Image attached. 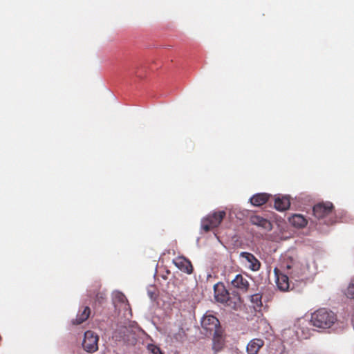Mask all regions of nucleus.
<instances>
[{"label":"nucleus","instance_id":"obj_1","mask_svg":"<svg viewBox=\"0 0 354 354\" xmlns=\"http://www.w3.org/2000/svg\"><path fill=\"white\" fill-rule=\"evenodd\" d=\"M284 269L291 280L295 282L307 279L315 271L314 262L305 259L290 258L286 262Z\"/></svg>","mask_w":354,"mask_h":354},{"label":"nucleus","instance_id":"obj_2","mask_svg":"<svg viewBox=\"0 0 354 354\" xmlns=\"http://www.w3.org/2000/svg\"><path fill=\"white\" fill-rule=\"evenodd\" d=\"M142 335L149 337L136 324L130 323L127 326H118L113 333L114 341L126 346H135Z\"/></svg>","mask_w":354,"mask_h":354},{"label":"nucleus","instance_id":"obj_3","mask_svg":"<svg viewBox=\"0 0 354 354\" xmlns=\"http://www.w3.org/2000/svg\"><path fill=\"white\" fill-rule=\"evenodd\" d=\"M336 315L331 310L326 308H320L311 315V324L321 330L331 328L337 322Z\"/></svg>","mask_w":354,"mask_h":354},{"label":"nucleus","instance_id":"obj_4","mask_svg":"<svg viewBox=\"0 0 354 354\" xmlns=\"http://www.w3.org/2000/svg\"><path fill=\"white\" fill-rule=\"evenodd\" d=\"M333 205L330 202L322 203L313 207V215L319 221V223L331 225L335 222L332 217Z\"/></svg>","mask_w":354,"mask_h":354},{"label":"nucleus","instance_id":"obj_5","mask_svg":"<svg viewBox=\"0 0 354 354\" xmlns=\"http://www.w3.org/2000/svg\"><path fill=\"white\" fill-rule=\"evenodd\" d=\"M201 327L205 331V335H212L217 330H221L222 328L220 326L218 319L214 315L205 313L201 319Z\"/></svg>","mask_w":354,"mask_h":354},{"label":"nucleus","instance_id":"obj_6","mask_svg":"<svg viewBox=\"0 0 354 354\" xmlns=\"http://www.w3.org/2000/svg\"><path fill=\"white\" fill-rule=\"evenodd\" d=\"M274 272L277 287L280 291L286 292L295 288L294 280H291L285 269L283 272H281L279 270L274 268Z\"/></svg>","mask_w":354,"mask_h":354},{"label":"nucleus","instance_id":"obj_7","mask_svg":"<svg viewBox=\"0 0 354 354\" xmlns=\"http://www.w3.org/2000/svg\"><path fill=\"white\" fill-rule=\"evenodd\" d=\"M225 216V212L224 211L214 212L212 214H209L201 221L202 229L205 232H208L210 229L218 226Z\"/></svg>","mask_w":354,"mask_h":354},{"label":"nucleus","instance_id":"obj_8","mask_svg":"<svg viewBox=\"0 0 354 354\" xmlns=\"http://www.w3.org/2000/svg\"><path fill=\"white\" fill-rule=\"evenodd\" d=\"M97 342L98 336L94 332L87 330L84 333L82 346L85 351L89 353L96 351L98 348Z\"/></svg>","mask_w":354,"mask_h":354},{"label":"nucleus","instance_id":"obj_9","mask_svg":"<svg viewBox=\"0 0 354 354\" xmlns=\"http://www.w3.org/2000/svg\"><path fill=\"white\" fill-rule=\"evenodd\" d=\"M232 288L235 289L239 293L246 292L250 287L248 277L241 274H236L231 281Z\"/></svg>","mask_w":354,"mask_h":354},{"label":"nucleus","instance_id":"obj_10","mask_svg":"<svg viewBox=\"0 0 354 354\" xmlns=\"http://www.w3.org/2000/svg\"><path fill=\"white\" fill-rule=\"evenodd\" d=\"M240 258L245 265L253 271H257L260 268L259 260L251 253L242 252L240 253Z\"/></svg>","mask_w":354,"mask_h":354},{"label":"nucleus","instance_id":"obj_11","mask_svg":"<svg viewBox=\"0 0 354 354\" xmlns=\"http://www.w3.org/2000/svg\"><path fill=\"white\" fill-rule=\"evenodd\" d=\"M113 304L116 310L119 311L129 310V304L126 297L121 292L114 291L112 293Z\"/></svg>","mask_w":354,"mask_h":354},{"label":"nucleus","instance_id":"obj_12","mask_svg":"<svg viewBox=\"0 0 354 354\" xmlns=\"http://www.w3.org/2000/svg\"><path fill=\"white\" fill-rule=\"evenodd\" d=\"M175 266L181 271L187 274H191L193 271V267L191 262L183 256H179L173 260Z\"/></svg>","mask_w":354,"mask_h":354},{"label":"nucleus","instance_id":"obj_13","mask_svg":"<svg viewBox=\"0 0 354 354\" xmlns=\"http://www.w3.org/2000/svg\"><path fill=\"white\" fill-rule=\"evenodd\" d=\"M172 341L183 342L186 337V333L183 327L175 326L169 329L167 335Z\"/></svg>","mask_w":354,"mask_h":354},{"label":"nucleus","instance_id":"obj_14","mask_svg":"<svg viewBox=\"0 0 354 354\" xmlns=\"http://www.w3.org/2000/svg\"><path fill=\"white\" fill-rule=\"evenodd\" d=\"M212 335H213L212 348L215 353H217L222 349L224 345L223 330L221 329V330H217V332H215V333H213Z\"/></svg>","mask_w":354,"mask_h":354},{"label":"nucleus","instance_id":"obj_15","mask_svg":"<svg viewBox=\"0 0 354 354\" xmlns=\"http://www.w3.org/2000/svg\"><path fill=\"white\" fill-rule=\"evenodd\" d=\"M264 342L261 339L255 338L252 339L247 345L248 354H258L259 349L263 346Z\"/></svg>","mask_w":354,"mask_h":354},{"label":"nucleus","instance_id":"obj_16","mask_svg":"<svg viewBox=\"0 0 354 354\" xmlns=\"http://www.w3.org/2000/svg\"><path fill=\"white\" fill-rule=\"evenodd\" d=\"M250 221L253 225L261 227L266 230H270L272 229L271 223L268 220L259 216L254 215L251 216Z\"/></svg>","mask_w":354,"mask_h":354},{"label":"nucleus","instance_id":"obj_17","mask_svg":"<svg viewBox=\"0 0 354 354\" xmlns=\"http://www.w3.org/2000/svg\"><path fill=\"white\" fill-rule=\"evenodd\" d=\"M290 223L296 227H304L308 221L306 218L301 214H296L289 218Z\"/></svg>","mask_w":354,"mask_h":354},{"label":"nucleus","instance_id":"obj_18","mask_svg":"<svg viewBox=\"0 0 354 354\" xmlns=\"http://www.w3.org/2000/svg\"><path fill=\"white\" fill-rule=\"evenodd\" d=\"M290 205V199L288 196L278 197L274 201V207L281 212L288 209Z\"/></svg>","mask_w":354,"mask_h":354},{"label":"nucleus","instance_id":"obj_19","mask_svg":"<svg viewBox=\"0 0 354 354\" xmlns=\"http://www.w3.org/2000/svg\"><path fill=\"white\" fill-rule=\"evenodd\" d=\"M306 326V321L301 319L299 321V327L296 330V335L298 338L307 339L310 336V330L308 328H304Z\"/></svg>","mask_w":354,"mask_h":354},{"label":"nucleus","instance_id":"obj_20","mask_svg":"<svg viewBox=\"0 0 354 354\" xmlns=\"http://www.w3.org/2000/svg\"><path fill=\"white\" fill-rule=\"evenodd\" d=\"M268 198L269 195L266 193L256 194L250 198V201L254 206H261L266 203Z\"/></svg>","mask_w":354,"mask_h":354},{"label":"nucleus","instance_id":"obj_21","mask_svg":"<svg viewBox=\"0 0 354 354\" xmlns=\"http://www.w3.org/2000/svg\"><path fill=\"white\" fill-rule=\"evenodd\" d=\"M91 314V309L89 307L86 306L84 308L82 312H79L75 319L72 321V323L75 325L80 324L85 322Z\"/></svg>","mask_w":354,"mask_h":354},{"label":"nucleus","instance_id":"obj_22","mask_svg":"<svg viewBox=\"0 0 354 354\" xmlns=\"http://www.w3.org/2000/svg\"><path fill=\"white\" fill-rule=\"evenodd\" d=\"M215 298L217 301L225 304L228 301L229 295L227 291L223 288L221 292L220 290H215Z\"/></svg>","mask_w":354,"mask_h":354},{"label":"nucleus","instance_id":"obj_23","mask_svg":"<svg viewBox=\"0 0 354 354\" xmlns=\"http://www.w3.org/2000/svg\"><path fill=\"white\" fill-rule=\"evenodd\" d=\"M249 297H250V300L251 303L253 304V307L254 308L261 307L262 306L261 295H260L259 293H256V294H253V295H250Z\"/></svg>","mask_w":354,"mask_h":354},{"label":"nucleus","instance_id":"obj_24","mask_svg":"<svg viewBox=\"0 0 354 354\" xmlns=\"http://www.w3.org/2000/svg\"><path fill=\"white\" fill-rule=\"evenodd\" d=\"M147 348L151 354H163L160 348L153 344H148Z\"/></svg>","mask_w":354,"mask_h":354},{"label":"nucleus","instance_id":"obj_25","mask_svg":"<svg viewBox=\"0 0 354 354\" xmlns=\"http://www.w3.org/2000/svg\"><path fill=\"white\" fill-rule=\"evenodd\" d=\"M345 295L348 298H354V280H352L348 286Z\"/></svg>","mask_w":354,"mask_h":354},{"label":"nucleus","instance_id":"obj_26","mask_svg":"<svg viewBox=\"0 0 354 354\" xmlns=\"http://www.w3.org/2000/svg\"><path fill=\"white\" fill-rule=\"evenodd\" d=\"M104 299V294L103 293H99L96 295V299L101 302Z\"/></svg>","mask_w":354,"mask_h":354}]
</instances>
